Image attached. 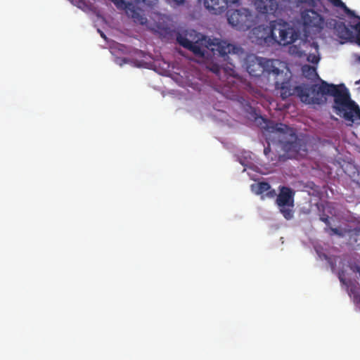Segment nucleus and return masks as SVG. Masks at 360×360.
I'll list each match as a JSON object with an SVG mask.
<instances>
[{"label": "nucleus", "instance_id": "nucleus-12", "mask_svg": "<svg viewBox=\"0 0 360 360\" xmlns=\"http://www.w3.org/2000/svg\"><path fill=\"white\" fill-rule=\"evenodd\" d=\"M333 30L339 38L345 40H350L353 38L352 32L346 26L345 22L335 20H333Z\"/></svg>", "mask_w": 360, "mask_h": 360}, {"label": "nucleus", "instance_id": "nucleus-22", "mask_svg": "<svg viewBox=\"0 0 360 360\" xmlns=\"http://www.w3.org/2000/svg\"><path fill=\"white\" fill-rule=\"evenodd\" d=\"M265 195L269 198H272L276 195V192L274 189L270 188L269 191H266Z\"/></svg>", "mask_w": 360, "mask_h": 360}, {"label": "nucleus", "instance_id": "nucleus-33", "mask_svg": "<svg viewBox=\"0 0 360 360\" xmlns=\"http://www.w3.org/2000/svg\"><path fill=\"white\" fill-rule=\"evenodd\" d=\"M261 29H262V27H259L256 28V29H255V30H257V31H260V30H261Z\"/></svg>", "mask_w": 360, "mask_h": 360}, {"label": "nucleus", "instance_id": "nucleus-26", "mask_svg": "<svg viewBox=\"0 0 360 360\" xmlns=\"http://www.w3.org/2000/svg\"><path fill=\"white\" fill-rule=\"evenodd\" d=\"M338 278L340 279V281L344 284V285H346L347 283H346V280L345 278V275H344V273L343 271L342 272H340L339 273V275H338Z\"/></svg>", "mask_w": 360, "mask_h": 360}, {"label": "nucleus", "instance_id": "nucleus-24", "mask_svg": "<svg viewBox=\"0 0 360 360\" xmlns=\"http://www.w3.org/2000/svg\"><path fill=\"white\" fill-rule=\"evenodd\" d=\"M357 20L359 22L356 24L352 25V27L356 32V34L360 35V17L359 19Z\"/></svg>", "mask_w": 360, "mask_h": 360}, {"label": "nucleus", "instance_id": "nucleus-3", "mask_svg": "<svg viewBox=\"0 0 360 360\" xmlns=\"http://www.w3.org/2000/svg\"><path fill=\"white\" fill-rule=\"evenodd\" d=\"M280 63L278 60L266 59L257 57L254 54L248 55L245 59L247 72L250 76L255 77H260L264 72L274 76L283 74V71L277 67Z\"/></svg>", "mask_w": 360, "mask_h": 360}, {"label": "nucleus", "instance_id": "nucleus-31", "mask_svg": "<svg viewBox=\"0 0 360 360\" xmlns=\"http://www.w3.org/2000/svg\"><path fill=\"white\" fill-rule=\"evenodd\" d=\"M356 43L360 46V35L356 34Z\"/></svg>", "mask_w": 360, "mask_h": 360}, {"label": "nucleus", "instance_id": "nucleus-20", "mask_svg": "<svg viewBox=\"0 0 360 360\" xmlns=\"http://www.w3.org/2000/svg\"><path fill=\"white\" fill-rule=\"evenodd\" d=\"M307 60L313 64H317L320 60V57L314 53H310L307 57Z\"/></svg>", "mask_w": 360, "mask_h": 360}, {"label": "nucleus", "instance_id": "nucleus-13", "mask_svg": "<svg viewBox=\"0 0 360 360\" xmlns=\"http://www.w3.org/2000/svg\"><path fill=\"white\" fill-rule=\"evenodd\" d=\"M204 4L214 14L221 13L228 6L225 0H204Z\"/></svg>", "mask_w": 360, "mask_h": 360}, {"label": "nucleus", "instance_id": "nucleus-25", "mask_svg": "<svg viewBox=\"0 0 360 360\" xmlns=\"http://www.w3.org/2000/svg\"><path fill=\"white\" fill-rule=\"evenodd\" d=\"M320 220L323 221L328 227H330V218L328 216H322L320 217Z\"/></svg>", "mask_w": 360, "mask_h": 360}, {"label": "nucleus", "instance_id": "nucleus-18", "mask_svg": "<svg viewBox=\"0 0 360 360\" xmlns=\"http://www.w3.org/2000/svg\"><path fill=\"white\" fill-rule=\"evenodd\" d=\"M291 207H279L280 212L282 213L284 218L290 220L293 217V211Z\"/></svg>", "mask_w": 360, "mask_h": 360}, {"label": "nucleus", "instance_id": "nucleus-34", "mask_svg": "<svg viewBox=\"0 0 360 360\" xmlns=\"http://www.w3.org/2000/svg\"><path fill=\"white\" fill-rule=\"evenodd\" d=\"M359 61H360V56H359Z\"/></svg>", "mask_w": 360, "mask_h": 360}, {"label": "nucleus", "instance_id": "nucleus-16", "mask_svg": "<svg viewBox=\"0 0 360 360\" xmlns=\"http://www.w3.org/2000/svg\"><path fill=\"white\" fill-rule=\"evenodd\" d=\"M271 188V186L269 183L265 181L259 182L257 184H252L251 189L257 195H262L264 193H266Z\"/></svg>", "mask_w": 360, "mask_h": 360}, {"label": "nucleus", "instance_id": "nucleus-29", "mask_svg": "<svg viewBox=\"0 0 360 360\" xmlns=\"http://www.w3.org/2000/svg\"><path fill=\"white\" fill-rule=\"evenodd\" d=\"M98 32L100 33L101 37L104 39L105 41H108V38L106 35L102 32L101 30H98Z\"/></svg>", "mask_w": 360, "mask_h": 360}, {"label": "nucleus", "instance_id": "nucleus-32", "mask_svg": "<svg viewBox=\"0 0 360 360\" xmlns=\"http://www.w3.org/2000/svg\"><path fill=\"white\" fill-rule=\"evenodd\" d=\"M313 45L314 46L316 51H318V47H319L318 44L316 43H313Z\"/></svg>", "mask_w": 360, "mask_h": 360}, {"label": "nucleus", "instance_id": "nucleus-9", "mask_svg": "<svg viewBox=\"0 0 360 360\" xmlns=\"http://www.w3.org/2000/svg\"><path fill=\"white\" fill-rule=\"evenodd\" d=\"M176 40L181 46L191 51L196 56L203 57L205 56V50L200 45L198 40L195 42H193L189 40L186 36L181 34H179L176 36Z\"/></svg>", "mask_w": 360, "mask_h": 360}, {"label": "nucleus", "instance_id": "nucleus-4", "mask_svg": "<svg viewBox=\"0 0 360 360\" xmlns=\"http://www.w3.org/2000/svg\"><path fill=\"white\" fill-rule=\"evenodd\" d=\"M262 30L267 31L265 36L262 35L259 37L264 43L273 41L280 45L286 46L295 40L292 30L287 27L286 25H272L270 28L262 27Z\"/></svg>", "mask_w": 360, "mask_h": 360}, {"label": "nucleus", "instance_id": "nucleus-21", "mask_svg": "<svg viewBox=\"0 0 360 360\" xmlns=\"http://www.w3.org/2000/svg\"><path fill=\"white\" fill-rule=\"evenodd\" d=\"M330 230L331 231V232L333 233V234H335V235H337L338 236H340V237H342L344 236V233L340 230L338 228H332V227H329Z\"/></svg>", "mask_w": 360, "mask_h": 360}, {"label": "nucleus", "instance_id": "nucleus-15", "mask_svg": "<svg viewBox=\"0 0 360 360\" xmlns=\"http://www.w3.org/2000/svg\"><path fill=\"white\" fill-rule=\"evenodd\" d=\"M333 6L340 8L350 18L359 19V16L357 15L355 12L349 8L346 4L342 1V0H327Z\"/></svg>", "mask_w": 360, "mask_h": 360}, {"label": "nucleus", "instance_id": "nucleus-19", "mask_svg": "<svg viewBox=\"0 0 360 360\" xmlns=\"http://www.w3.org/2000/svg\"><path fill=\"white\" fill-rule=\"evenodd\" d=\"M302 4L307 5L309 6H314V0H296L297 6H300Z\"/></svg>", "mask_w": 360, "mask_h": 360}, {"label": "nucleus", "instance_id": "nucleus-30", "mask_svg": "<svg viewBox=\"0 0 360 360\" xmlns=\"http://www.w3.org/2000/svg\"><path fill=\"white\" fill-rule=\"evenodd\" d=\"M227 5L228 4H236L237 3L239 0H225Z\"/></svg>", "mask_w": 360, "mask_h": 360}, {"label": "nucleus", "instance_id": "nucleus-7", "mask_svg": "<svg viewBox=\"0 0 360 360\" xmlns=\"http://www.w3.org/2000/svg\"><path fill=\"white\" fill-rule=\"evenodd\" d=\"M214 41H217V42H212L210 44V46H214L211 48L212 51L213 52L217 51L218 54L222 57H227V60H233V59L229 56V54H231L233 56L236 57V55L240 51V48L227 43L225 41H219L216 39Z\"/></svg>", "mask_w": 360, "mask_h": 360}, {"label": "nucleus", "instance_id": "nucleus-11", "mask_svg": "<svg viewBox=\"0 0 360 360\" xmlns=\"http://www.w3.org/2000/svg\"><path fill=\"white\" fill-rule=\"evenodd\" d=\"M255 6L262 14H274L278 10V3L276 0H257Z\"/></svg>", "mask_w": 360, "mask_h": 360}, {"label": "nucleus", "instance_id": "nucleus-5", "mask_svg": "<svg viewBox=\"0 0 360 360\" xmlns=\"http://www.w3.org/2000/svg\"><path fill=\"white\" fill-rule=\"evenodd\" d=\"M153 3V0H114V5L124 10L128 17L141 25H144L147 21L142 14L141 6H150Z\"/></svg>", "mask_w": 360, "mask_h": 360}, {"label": "nucleus", "instance_id": "nucleus-17", "mask_svg": "<svg viewBox=\"0 0 360 360\" xmlns=\"http://www.w3.org/2000/svg\"><path fill=\"white\" fill-rule=\"evenodd\" d=\"M303 75L309 79H314L316 77H319V75L316 72V69L314 67L305 65L302 68Z\"/></svg>", "mask_w": 360, "mask_h": 360}, {"label": "nucleus", "instance_id": "nucleus-8", "mask_svg": "<svg viewBox=\"0 0 360 360\" xmlns=\"http://www.w3.org/2000/svg\"><path fill=\"white\" fill-rule=\"evenodd\" d=\"M302 19L306 27L322 30L324 25L323 18L313 9H309L302 13Z\"/></svg>", "mask_w": 360, "mask_h": 360}, {"label": "nucleus", "instance_id": "nucleus-10", "mask_svg": "<svg viewBox=\"0 0 360 360\" xmlns=\"http://www.w3.org/2000/svg\"><path fill=\"white\" fill-rule=\"evenodd\" d=\"M280 192L276 198V204L278 207H294L295 191L287 186H280Z\"/></svg>", "mask_w": 360, "mask_h": 360}, {"label": "nucleus", "instance_id": "nucleus-23", "mask_svg": "<svg viewBox=\"0 0 360 360\" xmlns=\"http://www.w3.org/2000/svg\"><path fill=\"white\" fill-rule=\"evenodd\" d=\"M128 61V60H127L126 58H116L115 60H114V62L116 63V64H118L120 65H122L123 63H126Z\"/></svg>", "mask_w": 360, "mask_h": 360}, {"label": "nucleus", "instance_id": "nucleus-1", "mask_svg": "<svg viewBox=\"0 0 360 360\" xmlns=\"http://www.w3.org/2000/svg\"><path fill=\"white\" fill-rule=\"evenodd\" d=\"M319 84H302L293 87L289 79L282 82H275L276 89L279 91L280 96L285 100L296 94L302 103L306 104H323L326 102V96L334 98L333 108L337 115L342 117L351 123L360 122V108L351 99L348 89L344 84H328L319 79Z\"/></svg>", "mask_w": 360, "mask_h": 360}, {"label": "nucleus", "instance_id": "nucleus-2", "mask_svg": "<svg viewBox=\"0 0 360 360\" xmlns=\"http://www.w3.org/2000/svg\"><path fill=\"white\" fill-rule=\"evenodd\" d=\"M265 127L271 132L278 134V139L282 149L290 157H295L301 152L307 151L309 139L307 136L297 135L294 129L283 123L265 122Z\"/></svg>", "mask_w": 360, "mask_h": 360}, {"label": "nucleus", "instance_id": "nucleus-28", "mask_svg": "<svg viewBox=\"0 0 360 360\" xmlns=\"http://www.w3.org/2000/svg\"><path fill=\"white\" fill-rule=\"evenodd\" d=\"M270 153H271V147H270V145L269 144L266 147L264 148V153L266 156L269 157Z\"/></svg>", "mask_w": 360, "mask_h": 360}, {"label": "nucleus", "instance_id": "nucleus-14", "mask_svg": "<svg viewBox=\"0 0 360 360\" xmlns=\"http://www.w3.org/2000/svg\"><path fill=\"white\" fill-rule=\"evenodd\" d=\"M223 71L226 75L228 76L227 79H231L229 81V83H235L233 79H239V75L236 70V66L233 63L232 60L229 61L225 67L223 68Z\"/></svg>", "mask_w": 360, "mask_h": 360}, {"label": "nucleus", "instance_id": "nucleus-6", "mask_svg": "<svg viewBox=\"0 0 360 360\" xmlns=\"http://www.w3.org/2000/svg\"><path fill=\"white\" fill-rule=\"evenodd\" d=\"M227 19L229 23L238 30L246 31L255 25L253 13L244 8L229 11Z\"/></svg>", "mask_w": 360, "mask_h": 360}, {"label": "nucleus", "instance_id": "nucleus-27", "mask_svg": "<svg viewBox=\"0 0 360 360\" xmlns=\"http://www.w3.org/2000/svg\"><path fill=\"white\" fill-rule=\"evenodd\" d=\"M351 269L355 272V273H358L360 276V266H358V265H353L351 266Z\"/></svg>", "mask_w": 360, "mask_h": 360}]
</instances>
